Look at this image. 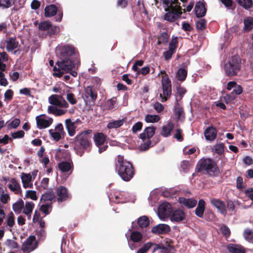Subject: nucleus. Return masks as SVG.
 Listing matches in <instances>:
<instances>
[{
	"mask_svg": "<svg viewBox=\"0 0 253 253\" xmlns=\"http://www.w3.org/2000/svg\"><path fill=\"white\" fill-rule=\"evenodd\" d=\"M153 145L154 144L152 141L150 139H147L146 142H144L140 145V150L141 151H146Z\"/></svg>",
	"mask_w": 253,
	"mask_h": 253,
	"instance_id": "nucleus-52",
	"label": "nucleus"
},
{
	"mask_svg": "<svg viewBox=\"0 0 253 253\" xmlns=\"http://www.w3.org/2000/svg\"><path fill=\"white\" fill-rule=\"evenodd\" d=\"M50 27L51 24L49 21H44L41 22L39 25V29L43 31L47 30Z\"/></svg>",
	"mask_w": 253,
	"mask_h": 253,
	"instance_id": "nucleus-63",
	"label": "nucleus"
},
{
	"mask_svg": "<svg viewBox=\"0 0 253 253\" xmlns=\"http://www.w3.org/2000/svg\"><path fill=\"white\" fill-rule=\"evenodd\" d=\"M90 130H86L78 134L75 138V146H79L83 149H87L90 145L88 134Z\"/></svg>",
	"mask_w": 253,
	"mask_h": 253,
	"instance_id": "nucleus-6",
	"label": "nucleus"
},
{
	"mask_svg": "<svg viewBox=\"0 0 253 253\" xmlns=\"http://www.w3.org/2000/svg\"><path fill=\"white\" fill-rule=\"evenodd\" d=\"M20 178L22 181L23 187L25 188H33V177H32V174L30 173H26L22 172L21 173Z\"/></svg>",
	"mask_w": 253,
	"mask_h": 253,
	"instance_id": "nucleus-17",
	"label": "nucleus"
},
{
	"mask_svg": "<svg viewBox=\"0 0 253 253\" xmlns=\"http://www.w3.org/2000/svg\"><path fill=\"white\" fill-rule=\"evenodd\" d=\"M97 97L96 90L91 86L84 88L83 98L86 103L94 102Z\"/></svg>",
	"mask_w": 253,
	"mask_h": 253,
	"instance_id": "nucleus-11",
	"label": "nucleus"
},
{
	"mask_svg": "<svg viewBox=\"0 0 253 253\" xmlns=\"http://www.w3.org/2000/svg\"><path fill=\"white\" fill-rule=\"evenodd\" d=\"M160 117L157 115H147L145 117V120L147 123H156L159 121Z\"/></svg>",
	"mask_w": 253,
	"mask_h": 253,
	"instance_id": "nucleus-48",
	"label": "nucleus"
},
{
	"mask_svg": "<svg viewBox=\"0 0 253 253\" xmlns=\"http://www.w3.org/2000/svg\"><path fill=\"white\" fill-rule=\"evenodd\" d=\"M185 217V212L181 210H177L172 213L170 216V220L175 222H180L182 221Z\"/></svg>",
	"mask_w": 253,
	"mask_h": 253,
	"instance_id": "nucleus-24",
	"label": "nucleus"
},
{
	"mask_svg": "<svg viewBox=\"0 0 253 253\" xmlns=\"http://www.w3.org/2000/svg\"><path fill=\"white\" fill-rule=\"evenodd\" d=\"M49 102L53 105L60 107L68 108V103L63 99L62 96L53 94L48 98Z\"/></svg>",
	"mask_w": 253,
	"mask_h": 253,
	"instance_id": "nucleus-13",
	"label": "nucleus"
},
{
	"mask_svg": "<svg viewBox=\"0 0 253 253\" xmlns=\"http://www.w3.org/2000/svg\"><path fill=\"white\" fill-rule=\"evenodd\" d=\"M42 204L40 208L42 211L45 214H47L49 213L50 210V205L49 203H42Z\"/></svg>",
	"mask_w": 253,
	"mask_h": 253,
	"instance_id": "nucleus-57",
	"label": "nucleus"
},
{
	"mask_svg": "<svg viewBox=\"0 0 253 253\" xmlns=\"http://www.w3.org/2000/svg\"><path fill=\"white\" fill-rule=\"evenodd\" d=\"M24 208V201L20 199L12 205V210L16 214H20Z\"/></svg>",
	"mask_w": 253,
	"mask_h": 253,
	"instance_id": "nucleus-37",
	"label": "nucleus"
},
{
	"mask_svg": "<svg viewBox=\"0 0 253 253\" xmlns=\"http://www.w3.org/2000/svg\"><path fill=\"white\" fill-rule=\"evenodd\" d=\"M156 4H162L167 12L164 19L173 22L180 18L182 14V9L178 0H155Z\"/></svg>",
	"mask_w": 253,
	"mask_h": 253,
	"instance_id": "nucleus-1",
	"label": "nucleus"
},
{
	"mask_svg": "<svg viewBox=\"0 0 253 253\" xmlns=\"http://www.w3.org/2000/svg\"><path fill=\"white\" fill-rule=\"evenodd\" d=\"M207 26V22L204 19H200L196 23V26L198 29L203 30L205 29Z\"/></svg>",
	"mask_w": 253,
	"mask_h": 253,
	"instance_id": "nucleus-59",
	"label": "nucleus"
},
{
	"mask_svg": "<svg viewBox=\"0 0 253 253\" xmlns=\"http://www.w3.org/2000/svg\"><path fill=\"white\" fill-rule=\"evenodd\" d=\"M116 170L123 180L128 181L134 175L133 168L131 164L124 159L123 156L119 155L116 163Z\"/></svg>",
	"mask_w": 253,
	"mask_h": 253,
	"instance_id": "nucleus-2",
	"label": "nucleus"
},
{
	"mask_svg": "<svg viewBox=\"0 0 253 253\" xmlns=\"http://www.w3.org/2000/svg\"><path fill=\"white\" fill-rule=\"evenodd\" d=\"M187 75V71L185 69L181 68L178 70L176 74V77L178 80L183 81L186 79Z\"/></svg>",
	"mask_w": 253,
	"mask_h": 253,
	"instance_id": "nucleus-46",
	"label": "nucleus"
},
{
	"mask_svg": "<svg viewBox=\"0 0 253 253\" xmlns=\"http://www.w3.org/2000/svg\"><path fill=\"white\" fill-rule=\"evenodd\" d=\"M25 197L33 200H37L38 199L36 192L33 190H27L26 193Z\"/></svg>",
	"mask_w": 253,
	"mask_h": 253,
	"instance_id": "nucleus-58",
	"label": "nucleus"
},
{
	"mask_svg": "<svg viewBox=\"0 0 253 253\" xmlns=\"http://www.w3.org/2000/svg\"><path fill=\"white\" fill-rule=\"evenodd\" d=\"M37 126L39 129H44L49 127L52 124V118L45 114L40 115L36 117Z\"/></svg>",
	"mask_w": 253,
	"mask_h": 253,
	"instance_id": "nucleus-9",
	"label": "nucleus"
},
{
	"mask_svg": "<svg viewBox=\"0 0 253 253\" xmlns=\"http://www.w3.org/2000/svg\"><path fill=\"white\" fill-rule=\"evenodd\" d=\"M116 102V99L115 98H113L110 99H108L105 102L104 108L107 110H111L115 106V104Z\"/></svg>",
	"mask_w": 253,
	"mask_h": 253,
	"instance_id": "nucleus-50",
	"label": "nucleus"
},
{
	"mask_svg": "<svg viewBox=\"0 0 253 253\" xmlns=\"http://www.w3.org/2000/svg\"><path fill=\"white\" fill-rule=\"evenodd\" d=\"M186 90L185 88L182 87H178L176 88V101L178 102V101H180L183 95L186 93Z\"/></svg>",
	"mask_w": 253,
	"mask_h": 253,
	"instance_id": "nucleus-47",
	"label": "nucleus"
},
{
	"mask_svg": "<svg viewBox=\"0 0 253 253\" xmlns=\"http://www.w3.org/2000/svg\"><path fill=\"white\" fill-rule=\"evenodd\" d=\"M177 43V40L176 38H174L171 40L169 45V50L174 52L176 48V44Z\"/></svg>",
	"mask_w": 253,
	"mask_h": 253,
	"instance_id": "nucleus-64",
	"label": "nucleus"
},
{
	"mask_svg": "<svg viewBox=\"0 0 253 253\" xmlns=\"http://www.w3.org/2000/svg\"><path fill=\"white\" fill-rule=\"evenodd\" d=\"M9 189L16 194H20L21 193V188L20 184L14 178H12L9 181L7 185Z\"/></svg>",
	"mask_w": 253,
	"mask_h": 253,
	"instance_id": "nucleus-22",
	"label": "nucleus"
},
{
	"mask_svg": "<svg viewBox=\"0 0 253 253\" xmlns=\"http://www.w3.org/2000/svg\"><path fill=\"white\" fill-rule=\"evenodd\" d=\"M49 133L51 139L56 142L63 138L66 135L63 126L61 123L57 124L54 128L49 129Z\"/></svg>",
	"mask_w": 253,
	"mask_h": 253,
	"instance_id": "nucleus-8",
	"label": "nucleus"
},
{
	"mask_svg": "<svg viewBox=\"0 0 253 253\" xmlns=\"http://www.w3.org/2000/svg\"><path fill=\"white\" fill-rule=\"evenodd\" d=\"M178 201L179 203L189 209L195 207L197 203V200L194 199L184 197L179 198Z\"/></svg>",
	"mask_w": 253,
	"mask_h": 253,
	"instance_id": "nucleus-23",
	"label": "nucleus"
},
{
	"mask_svg": "<svg viewBox=\"0 0 253 253\" xmlns=\"http://www.w3.org/2000/svg\"><path fill=\"white\" fill-rule=\"evenodd\" d=\"M205 210V202L203 199L199 201L198 206L195 210V214L199 217H202Z\"/></svg>",
	"mask_w": 253,
	"mask_h": 253,
	"instance_id": "nucleus-35",
	"label": "nucleus"
},
{
	"mask_svg": "<svg viewBox=\"0 0 253 253\" xmlns=\"http://www.w3.org/2000/svg\"><path fill=\"white\" fill-rule=\"evenodd\" d=\"M244 30L250 31L253 28V19L251 17H247L244 19Z\"/></svg>",
	"mask_w": 253,
	"mask_h": 253,
	"instance_id": "nucleus-41",
	"label": "nucleus"
},
{
	"mask_svg": "<svg viewBox=\"0 0 253 253\" xmlns=\"http://www.w3.org/2000/svg\"><path fill=\"white\" fill-rule=\"evenodd\" d=\"M211 204L215 207L218 211L221 214L225 216L227 214V210L225 207V205L224 202L219 199L211 198L210 199Z\"/></svg>",
	"mask_w": 253,
	"mask_h": 253,
	"instance_id": "nucleus-16",
	"label": "nucleus"
},
{
	"mask_svg": "<svg viewBox=\"0 0 253 253\" xmlns=\"http://www.w3.org/2000/svg\"><path fill=\"white\" fill-rule=\"evenodd\" d=\"M137 223L141 228H144L149 224V220L146 216H142L137 220Z\"/></svg>",
	"mask_w": 253,
	"mask_h": 253,
	"instance_id": "nucleus-43",
	"label": "nucleus"
},
{
	"mask_svg": "<svg viewBox=\"0 0 253 253\" xmlns=\"http://www.w3.org/2000/svg\"><path fill=\"white\" fill-rule=\"evenodd\" d=\"M174 114L178 119L183 117V109L177 102L174 107Z\"/></svg>",
	"mask_w": 253,
	"mask_h": 253,
	"instance_id": "nucleus-49",
	"label": "nucleus"
},
{
	"mask_svg": "<svg viewBox=\"0 0 253 253\" xmlns=\"http://www.w3.org/2000/svg\"><path fill=\"white\" fill-rule=\"evenodd\" d=\"M227 249L231 253H245L244 248L239 245L230 244L227 246Z\"/></svg>",
	"mask_w": 253,
	"mask_h": 253,
	"instance_id": "nucleus-33",
	"label": "nucleus"
},
{
	"mask_svg": "<svg viewBox=\"0 0 253 253\" xmlns=\"http://www.w3.org/2000/svg\"><path fill=\"white\" fill-rule=\"evenodd\" d=\"M58 168L59 170L62 172H69V175L73 171V165L72 162L64 161L58 164Z\"/></svg>",
	"mask_w": 253,
	"mask_h": 253,
	"instance_id": "nucleus-28",
	"label": "nucleus"
},
{
	"mask_svg": "<svg viewBox=\"0 0 253 253\" xmlns=\"http://www.w3.org/2000/svg\"><path fill=\"white\" fill-rule=\"evenodd\" d=\"M8 55L5 52L0 53V70H5L6 65L4 62L7 61Z\"/></svg>",
	"mask_w": 253,
	"mask_h": 253,
	"instance_id": "nucleus-42",
	"label": "nucleus"
},
{
	"mask_svg": "<svg viewBox=\"0 0 253 253\" xmlns=\"http://www.w3.org/2000/svg\"><path fill=\"white\" fill-rule=\"evenodd\" d=\"M217 131L213 126H210L206 129L204 135L206 139L208 141H212L216 137Z\"/></svg>",
	"mask_w": 253,
	"mask_h": 253,
	"instance_id": "nucleus-21",
	"label": "nucleus"
},
{
	"mask_svg": "<svg viewBox=\"0 0 253 253\" xmlns=\"http://www.w3.org/2000/svg\"><path fill=\"white\" fill-rule=\"evenodd\" d=\"M6 50L14 54L19 51L20 44L15 38H9L6 41Z\"/></svg>",
	"mask_w": 253,
	"mask_h": 253,
	"instance_id": "nucleus-14",
	"label": "nucleus"
},
{
	"mask_svg": "<svg viewBox=\"0 0 253 253\" xmlns=\"http://www.w3.org/2000/svg\"><path fill=\"white\" fill-rule=\"evenodd\" d=\"M10 198L8 193L3 192L0 196V201L3 204H6L10 201Z\"/></svg>",
	"mask_w": 253,
	"mask_h": 253,
	"instance_id": "nucleus-60",
	"label": "nucleus"
},
{
	"mask_svg": "<svg viewBox=\"0 0 253 253\" xmlns=\"http://www.w3.org/2000/svg\"><path fill=\"white\" fill-rule=\"evenodd\" d=\"M155 128L153 126H149L146 127L143 132L140 134V138L144 141L147 138L150 139L154 134Z\"/></svg>",
	"mask_w": 253,
	"mask_h": 253,
	"instance_id": "nucleus-27",
	"label": "nucleus"
},
{
	"mask_svg": "<svg viewBox=\"0 0 253 253\" xmlns=\"http://www.w3.org/2000/svg\"><path fill=\"white\" fill-rule=\"evenodd\" d=\"M20 123V119L15 118L7 125V128L8 129L16 128L19 126Z\"/></svg>",
	"mask_w": 253,
	"mask_h": 253,
	"instance_id": "nucleus-51",
	"label": "nucleus"
},
{
	"mask_svg": "<svg viewBox=\"0 0 253 253\" xmlns=\"http://www.w3.org/2000/svg\"><path fill=\"white\" fill-rule=\"evenodd\" d=\"M58 201L66 200L69 198L67 189L64 186H60L56 190Z\"/></svg>",
	"mask_w": 253,
	"mask_h": 253,
	"instance_id": "nucleus-25",
	"label": "nucleus"
},
{
	"mask_svg": "<svg viewBox=\"0 0 253 253\" xmlns=\"http://www.w3.org/2000/svg\"><path fill=\"white\" fill-rule=\"evenodd\" d=\"M124 123V120L121 119L119 120L114 121L109 123L107 125L108 128H117L122 126Z\"/></svg>",
	"mask_w": 253,
	"mask_h": 253,
	"instance_id": "nucleus-44",
	"label": "nucleus"
},
{
	"mask_svg": "<svg viewBox=\"0 0 253 253\" xmlns=\"http://www.w3.org/2000/svg\"><path fill=\"white\" fill-rule=\"evenodd\" d=\"M60 50L61 53V58H68L69 56L73 54L75 52V49L73 47L69 45L64 46L62 47H59L56 50L57 54H58V51Z\"/></svg>",
	"mask_w": 253,
	"mask_h": 253,
	"instance_id": "nucleus-19",
	"label": "nucleus"
},
{
	"mask_svg": "<svg viewBox=\"0 0 253 253\" xmlns=\"http://www.w3.org/2000/svg\"><path fill=\"white\" fill-rule=\"evenodd\" d=\"M224 145L223 143H218L216 144L214 147L213 149L216 153L217 154H221L224 151Z\"/></svg>",
	"mask_w": 253,
	"mask_h": 253,
	"instance_id": "nucleus-62",
	"label": "nucleus"
},
{
	"mask_svg": "<svg viewBox=\"0 0 253 253\" xmlns=\"http://www.w3.org/2000/svg\"><path fill=\"white\" fill-rule=\"evenodd\" d=\"M109 198L111 202H114L115 203L125 202V200L123 199L122 193L118 191L114 192L113 194H111L109 196Z\"/></svg>",
	"mask_w": 253,
	"mask_h": 253,
	"instance_id": "nucleus-31",
	"label": "nucleus"
},
{
	"mask_svg": "<svg viewBox=\"0 0 253 253\" xmlns=\"http://www.w3.org/2000/svg\"><path fill=\"white\" fill-rule=\"evenodd\" d=\"M94 140L96 145L99 147L104 144L105 140V137L103 133H98L94 135Z\"/></svg>",
	"mask_w": 253,
	"mask_h": 253,
	"instance_id": "nucleus-40",
	"label": "nucleus"
},
{
	"mask_svg": "<svg viewBox=\"0 0 253 253\" xmlns=\"http://www.w3.org/2000/svg\"><path fill=\"white\" fill-rule=\"evenodd\" d=\"M58 68L54 67L53 74L54 76L60 77L64 72L68 73L75 67V64L68 58H64L56 62Z\"/></svg>",
	"mask_w": 253,
	"mask_h": 253,
	"instance_id": "nucleus-4",
	"label": "nucleus"
},
{
	"mask_svg": "<svg viewBox=\"0 0 253 253\" xmlns=\"http://www.w3.org/2000/svg\"><path fill=\"white\" fill-rule=\"evenodd\" d=\"M67 100L69 101V102L72 104L74 105L77 103V99L75 98V96L74 94L72 93H71L69 90H68L67 91Z\"/></svg>",
	"mask_w": 253,
	"mask_h": 253,
	"instance_id": "nucleus-55",
	"label": "nucleus"
},
{
	"mask_svg": "<svg viewBox=\"0 0 253 253\" xmlns=\"http://www.w3.org/2000/svg\"><path fill=\"white\" fill-rule=\"evenodd\" d=\"M153 247V253L158 250H160V253H167V250L164 248H161L159 245L154 244L152 242H148L145 244L141 248H140L136 253H146L148 251Z\"/></svg>",
	"mask_w": 253,
	"mask_h": 253,
	"instance_id": "nucleus-12",
	"label": "nucleus"
},
{
	"mask_svg": "<svg viewBox=\"0 0 253 253\" xmlns=\"http://www.w3.org/2000/svg\"><path fill=\"white\" fill-rule=\"evenodd\" d=\"M225 74L228 77L236 75L241 69V60L239 56H234L228 58L223 65Z\"/></svg>",
	"mask_w": 253,
	"mask_h": 253,
	"instance_id": "nucleus-3",
	"label": "nucleus"
},
{
	"mask_svg": "<svg viewBox=\"0 0 253 253\" xmlns=\"http://www.w3.org/2000/svg\"><path fill=\"white\" fill-rule=\"evenodd\" d=\"M57 9L54 4L46 6L44 9V15L46 17L53 16L57 13Z\"/></svg>",
	"mask_w": 253,
	"mask_h": 253,
	"instance_id": "nucleus-34",
	"label": "nucleus"
},
{
	"mask_svg": "<svg viewBox=\"0 0 253 253\" xmlns=\"http://www.w3.org/2000/svg\"><path fill=\"white\" fill-rule=\"evenodd\" d=\"M237 1L240 5L246 9L250 8L253 4L252 0H237Z\"/></svg>",
	"mask_w": 253,
	"mask_h": 253,
	"instance_id": "nucleus-45",
	"label": "nucleus"
},
{
	"mask_svg": "<svg viewBox=\"0 0 253 253\" xmlns=\"http://www.w3.org/2000/svg\"><path fill=\"white\" fill-rule=\"evenodd\" d=\"M169 39V36L166 33H162L161 34L158 38V43L166 44L168 42Z\"/></svg>",
	"mask_w": 253,
	"mask_h": 253,
	"instance_id": "nucleus-54",
	"label": "nucleus"
},
{
	"mask_svg": "<svg viewBox=\"0 0 253 253\" xmlns=\"http://www.w3.org/2000/svg\"><path fill=\"white\" fill-rule=\"evenodd\" d=\"M14 3V0H0V7L7 8L11 7Z\"/></svg>",
	"mask_w": 253,
	"mask_h": 253,
	"instance_id": "nucleus-53",
	"label": "nucleus"
},
{
	"mask_svg": "<svg viewBox=\"0 0 253 253\" xmlns=\"http://www.w3.org/2000/svg\"><path fill=\"white\" fill-rule=\"evenodd\" d=\"M195 11L198 17L205 16L206 13V9L203 2L201 1L197 2L195 7Z\"/></svg>",
	"mask_w": 253,
	"mask_h": 253,
	"instance_id": "nucleus-30",
	"label": "nucleus"
},
{
	"mask_svg": "<svg viewBox=\"0 0 253 253\" xmlns=\"http://www.w3.org/2000/svg\"><path fill=\"white\" fill-rule=\"evenodd\" d=\"M34 207L35 204L32 202H26L25 204H24L22 212L27 215L29 220L31 218V214Z\"/></svg>",
	"mask_w": 253,
	"mask_h": 253,
	"instance_id": "nucleus-29",
	"label": "nucleus"
},
{
	"mask_svg": "<svg viewBox=\"0 0 253 253\" xmlns=\"http://www.w3.org/2000/svg\"><path fill=\"white\" fill-rule=\"evenodd\" d=\"M76 122H73L70 119H66L65 125L68 134L70 136H73L76 134Z\"/></svg>",
	"mask_w": 253,
	"mask_h": 253,
	"instance_id": "nucleus-26",
	"label": "nucleus"
},
{
	"mask_svg": "<svg viewBox=\"0 0 253 253\" xmlns=\"http://www.w3.org/2000/svg\"><path fill=\"white\" fill-rule=\"evenodd\" d=\"M55 198V195L53 192L51 190H48L43 194L41 198V203H49Z\"/></svg>",
	"mask_w": 253,
	"mask_h": 253,
	"instance_id": "nucleus-36",
	"label": "nucleus"
},
{
	"mask_svg": "<svg viewBox=\"0 0 253 253\" xmlns=\"http://www.w3.org/2000/svg\"><path fill=\"white\" fill-rule=\"evenodd\" d=\"M162 85L163 93L160 94V97L161 101L164 102L170 97L171 92V83L167 75H165L162 77Z\"/></svg>",
	"mask_w": 253,
	"mask_h": 253,
	"instance_id": "nucleus-7",
	"label": "nucleus"
},
{
	"mask_svg": "<svg viewBox=\"0 0 253 253\" xmlns=\"http://www.w3.org/2000/svg\"><path fill=\"white\" fill-rule=\"evenodd\" d=\"M198 165L199 170L204 171L211 176L217 175L219 172L216 164L210 159H202Z\"/></svg>",
	"mask_w": 253,
	"mask_h": 253,
	"instance_id": "nucleus-5",
	"label": "nucleus"
},
{
	"mask_svg": "<svg viewBox=\"0 0 253 253\" xmlns=\"http://www.w3.org/2000/svg\"><path fill=\"white\" fill-rule=\"evenodd\" d=\"M37 247L35 237L30 236L23 244L22 250L23 252H30Z\"/></svg>",
	"mask_w": 253,
	"mask_h": 253,
	"instance_id": "nucleus-15",
	"label": "nucleus"
},
{
	"mask_svg": "<svg viewBox=\"0 0 253 253\" xmlns=\"http://www.w3.org/2000/svg\"><path fill=\"white\" fill-rule=\"evenodd\" d=\"M244 236L247 241L249 242H253V233L251 230L249 229H246L244 232Z\"/></svg>",
	"mask_w": 253,
	"mask_h": 253,
	"instance_id": "nucleus-56",
	"label": "nucleus"
},
{
	"mask_svg": "<svg viewBox=\"0 0 253 253\" xmlns=\"http://www.w3.org/2000/svg\"><path fill=\"white\" fill-rule=\"evenodd\" d=\"M47 111L48 113L53 114L55 116H62L65 114L67 110L59 109L56 106H49L48 107Z\"/></svg>",
	"mask_w": 253,
	"mask_h": 253,
	"instance_id": "nucleus-38",
	"label": "nucleus"
},
{
	"mask_svg": "<svg viewBox=\"0 0 253 253\" xmlns=\"http://www.w3.org/2000/svg\"><path fill=\"white\" fill-rule=\"evenodd\" d=\"M173 128V124L170 122H169L162 127L161 134L164 137H168L170 135Z\"/></svg>",
	"mask_w": 253,
	"mask_h": 253,
	"instance_id": "nucleus-32",
	"label": "nucleus"
},
{
	"mask_svg": "<svg viewBox=\"0 0 253 253\" xmlns=\"http://www.w3.org/2000/svg\"><path fill=\"white\" fill-rule=\"evenodd\" d=\"M172 211L171 205L168 202L161 204L158 209L157 214L160 219L164 220L169 217Z\"/></svg>",
	"mask_w": 253,
	"mask_h": 253,
	"instance_id": "nucleus-10",
	"label": "nucleus"
},
{
	"mask_svg": "<svg viewBox=\"0 0 253 253\" xmlns=\"http://www.w3.org/2000/svg\"><path fill=\"white\" fill-rule=\"evenodd\" d=\"M5 70H0V85L2 86H6L8 84V82L5 77V75L3 71Z\"/></svg>",
	"mask_w": 253,
	"mask_h": 253,
	"instance_id": "nucleus-61",
	"label": "nucleus"
},
{
	"mask_svg": "<svg viewBox=\"0 0 253 253\" xmlns=\"http://www.w3.org/2000/svg\"><path fill=\"white\" fill-rule=\"evenodd\" d=\"M169 230V226L166 224H159L153 227L151 230L152 233L158 235L166 234Z\"/></svg>",
	"mask_w": 253,
	"mask_h": 253,
	"instance_id": "nucleus-20",
	"label": "nucleus"
},
{
	"mask_svg": "<svg viewBox=\"0 0 253 253\" xmlns=\"http://www.w3.org/2000/svg\"><path fill=\"white\" fill-rule=\"evenodd\" d=\"M15 224V217L14 213L10 211L7 215L5 222L4 223V228L6 230L12 232L13 227Z\"/></svg>",
	"mask_w": 253,
	"mask_h": 253,
	"instance_id": "nucleus-18",
	"label": "nucleus"
},
{
	"mask_svg": "<svg viewBox=\"0 0 253 253\" xmlns=\"http://www.w3.org/2000/svg\"><path fill=\"white\" fill-rule=\"evenodd\" d=\"M130 234L129 238L128 239L127 238L128 242L130 241H132L133 242L138 243L141 241L142 239V235L140 232L134 230L132 231Z\"/></svg>",
	"mask_w": 253,
	"mask_h": 253,
	"instance_id": "nucleus-39",
	"label": "nucleus"
}]
</instances>
